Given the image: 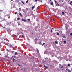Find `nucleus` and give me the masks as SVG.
Listing matches in <instances>:
<instances>
[{
  "label": "nucleus",
  "instance_id": "nucleus-1",
  "mask_svg": "<svg viewBox=\"0 0 72 72\" xmlns=\"http://www.w3.org/2000/svg\"><path fill=\"white\" fill-rule=\"evenodd\" d=\"M7 32L8 33H10L11 32V31H12V30H11L10 29H8L7 30Z\"/></svg>",
  "mask_w": 72,
  "mask_h": 72
},
{
  "label": "nucleus",
  "instance_id": "nucleus-2",
  "mask_svg": "<svg viewBox=\"0 0 72 72\" xmlns=\"http://www.w3.org/2000/svg\"><path fill=\"white\" fill-rule=\"evenodd\" d=\"M21 70H22L24 72H27L26 70V69L25 68L24 69L23 68V69H21Z\"/></svg>",
  "mask_w": 72,
  "mask_h": 72
},
{
  "label": "nucleus",
  "instance_id": "nucleus-3",
  "mask_svg": "<svg viewBox=\"0 0 72 72\" xmlns=\"http://www.w3.org/2000/svg\"><path fill=\"white\" fill-rule=\"evenodd\" d=\"M9 46L10 47V48H14L13 47V45H12L11 44L9 45Z\"/></svg>",
  "mask_w": 72,
  "mask_h": 72
},
{
  "label": "nucleus",
  "instance_id": "nucleus-4",
  "mask_svg": "<svg viewBox=\"0 0 72 72\" xmlns=\"http://www.w3.org/2000/svg\"><path fill=\"white\" fill-rule=\"evenodd\" d=\"M36 50L38 54H39L40 53H39V50L37 49V48L36 49Z\"/></svg>",
  "mask_w": 72,
  "mask_h": 72
},
{
  "label": "nucleus",
  "instance_id": "nucleus-5",
  "mask_svg": "<svg viewBox=\"0 0 72 72\" xmlns=\"http://www.w3.org/2000/svg\"><path fill=\"white\" fill-rule=\"evenodd\" d=\"M21 20L23 22H26V21L25 20V19H21Z\"/></svg>",
  "mask_w": 72,
  "mask_h": 72
},
{
  "label": "nucleus",
  "instance_id": "nucleus-6",
  "mask_svg": "<svg viewBox=\"0 0 72 72\" xmlns=\"http://www.w3.org/2000/svg\"><path fill=\"white\" fill-rule=\"evenodd\" d=\"M66 71H67L68 72H71V70H69V69H68V70L67 69H66Z\"/></svg>",
  "mask_w": 72,
  "mask_h": 72
},
{
  "label": "nucleus",
  "instance_id": "nucleus-7",
  "mask_svg": "<svg viewBox=\"0 0 72 72\" xmlns=\"http://www.w3.org/2000/svg\"><path fill=\"white\" fill-rule=\"evenodd\" d=\"M55 44H58V41H55Z\"/></svg>",
  "mask_w": 72,
  "mask_h": 72
},
{
  "label": "nucleus",
  "instance_id": "nucleus-8",
  "mask_svg": "<svg viewBox=\"0 0 72 72\" xmlns=\"http://www.w3.org/2000/svg\"><path fill=\"white\" fill-rule=\"evenodd\" d=\"M38 1L42 3V0H38Z\"/></svg>",
  "mask_w": 72,
  "mask_h": 72
},
{
  "label": "nucleus",
  "instance_id": "nucleus-9",
  "mask_svg": "<svg viewBox=\"0 0 72 72\" xmlns=\"http://www.w3.org/2000/svg\"><path fill=\"white\" fill-rule=\"evenodd\" d=\"M44 67H45V68H46V69L48 68V67L46 66L45 65H44Z\"/></svg>",
  "mask_w": 72,
  "mask_h": 72
},
{
  "label": "nucleus",
  "instance_id": "nucleus-10",
  "mask_svg": "<svg viewBox=\"0 0 72 72\" xmlns=\"http://www.w3.org/2000/svg\"><path fill=\"white\" fill-rule=\"evenodd\" d=\"M34 8H35V6H32V10H33V9H34Z\"/></svg>",
  "mask_w": 72,
  "mask_h": 72
},
{
  "label": "nucleus",
  "instance_id": "nucleus-11",
  "mask_svg": "<svg viewBox=\"0 0 72 72\" xmlns=\"http://www.w3.org/2000/svg\"><path fill=\"white\" fill-rule=\"evenodd\" d=\"M17 54H18V53H17V52H15V55H17Z\"/></svg>",
  "mask_w": 72,
  "mask_h": 72
},
{
  "label": "nucleus",
  "instance_id": "nucleus-12",
  "mask_svg": "<svg viewBox=\"0 0 72 72\" xmlns=\"http://www.w3.org/2000/svg\"><path fill=\"white\" fill-rule=\"evenodd\" d=\"M21 3H22V4H23V5H24L25 4L24 3V2L23 1H21Z\"/></svg>",
  "mask_w": 72,
  "mask_h": 72
},
{
  "label": "nucleus",
  "instance_id": "nucleus-13",
  "mask_svg": "<svg viewBox=\"0 0 72 72\" xmlns=\"http://www.w3.org/2000/svg\"><path fill=\"white\" fill-rule=\"evenodd\" d=\"M62 14L63 15H64V12H62Z\"/></svg>",
  "mask_w": 72,
  "mask_h": 72
},
{
  "label": "nucleus",
  "instance_id": "nucleus-14",
  "mask_svg": "<svg viewBox=\"0 0 72 72\" xmlns=\"http://www.w3.org/2000/svg\"><path fill=\"white\" fill-rule=\"evenodd\" d=\"M68 66H69V67H70V64H68Z\"/></svg>",
  "mask_w": 72,
  "mask_h": 72
},
{
  "label": "nucleus",
  "instance_id": "nucleus-15",
  "mask_svg": "<svg viewBox=\"0 0 72 72\" xmlns=\"http://www.w3.org/2000/svg\"><path fill=\"white\" fill-rule=\"evenodd\" d=\"M53 2H51V5H53Z\"/></svg>",
  "mask_w": 72,
  "mask_h": 72
},
{
  "label": "nucleus",
  "instance_id": "nucleus-16",
  "mask_svg": "<svg viewBox=\"0 0 72 72\" xmlns=\"http://www.w3.org/2000/svg\"><path fill=\"white\" fill-rule=\"evenodd\" d=\"M19 15L21 17H22V14H20Z\"/></svg>",
  "mask_w": 72,
  "mask_h": 72
},
{
  "label": "nucleus",
  "instance_id": "nucleus-17",
  "mask_svg": "<svg viewBox=\"0 0 72 72\" xmlns=\"http://www.w3.org/2000/svg\"><path fill=\"white\" fill-rule=\"evenodd\" d=\"M13 62H14V60H15V59H14V58H13Z\"/></svg>",
  "mask_w": 72,
  "mask_h": 72
},
{
  "label": "nucleus",
  "instance_id": "nucleus-18",
  "mask_svg": "<svg viewBox=\"0 0 72 72\" xmlns=\"http://www.w3.org/2000/svg\"><path fill=\"white\" fill-rule=\"evenodd\" d=\"M68 27H66V30H68Z\"/></svg>",
  "mask_w": 72,
  "mask_h": 72
},
{
  "label": "nucleus",
  "instance_id": "nucleus-19",
  "mask_svg": "<svg viewBox=\"0 0 72 72\" xmlns=\"http://www.w3.org/2000/svg\"><path fill=\"white\" fill-rule=\"evenodd\" d=\"M7 50V51H8V52H9V50H8V49H7V50Z\"/></svg>",
  "mask_w": 72,
  "mask_h": 72
},
{
  "label": "nucleus",
  "instance_id": "nucleus-20",
  "mask_svg": "<svg viewBox=\"0 0 72 72\" xmlns=\"http://www.w3.org/2000/svg\"><path fill=\"white\" fill-rule=\"evenodd\" d=\"M64 43H65V44H66V41H64Z\"/></svg>",
  "mask_w": 72,
  "mask_h": 72
},
{
  "label": "nucleus",
  "instance_id": "nucleus-21",
  "mask_svg": "<svg viewBox=\"0 0 72 72\" xmlns=\"http://www.w3.org/2000/svg\"><path fill=\"white\" fill-rule=\"evenodd\" d=\"M35 40H36V41H37L38 40V39L36 38H35Z\"/></svg>",
  "mask_w": 72,
  "mask_h": 72
},
{
  "label": "nucleus",
  "instance_id": "nucleus-22",
  "mask_svg": "<svg viewBox=\"0 0 72 72\" xmlns=\"http://www.w3.org/2000/svg\"><path fill=\"white\" fill-rule=\"evenodd\" d=\"M62 37H63V38H65V36H64V35H63V36H62Z\"/></svg>",
  "mask_w": 72,
  "mask_h": 72
},
{
  "label": "nucleus",
  "instance_id": "nucleus-23",
  "mask_svg": "<svg viewBox=\"0 0 72 72\" xmlns=\"http://www.w3.org/2000/svg\"><path fill=\"white\" fill-rule=\"evenodd\" d=\"M28 0H27V1H26V3H28Z\"/></svg>",
  "mask_w": 72,
  "mask_h": 72
},
{
  "label": "nucleus",
  "instance_id": "nucleus-24",
  "mask_svg": "<svg viewBox=\"0 0 72 72\" xmlns=\"http://www.w3.org/2000/svg\"><path fill=\"white\" fill-rule=\"evenodd\" d=\"M17 19L18 20H19V19H20V18H18Z\"/></svg>",
  "mask_w": 72,
  "mask_h": 72
},
{
  "label": "nucleus",
  "instance_id": "nucleus-25",
  "mask_svg": "<svg viewBox=\"0 0 72 72\" xmlns=\"http://www.w3.org/2000/svg\"><path fill=\"white\" fill-rule=\"evenodd\" d=\"M12 57H13L14 58H15V56H12Z\"/></svg>",
  "mask_w": 72,
  "mask_h": 72
},
{
  "label": "nucleus",
  "instance_id": "nucleus-26",
  "mask_svg": "<svg viewBox=\"0 0 72 72\" xmlns=\"http://www.w3.org/2000/svg\"><path fill=\"white\" fill-rule=\"evenodd\" d=\"M28 21H30V19H28Z\"/></svg>",
  "mask_w": 72,
  "mask_h": 72
},
{
  "label": "nucleus",
  "instance_id": "nucleus-27",
  "mask_svg": "<svg viewBox=\"0 0 72 72\" xmlns=\"http://www.w3.org/2000/svg\"><path fill=\"white\" fill-rule=\"evenodd\" d=\"M45 43H43L42 45H45Z\"/></svg>",
  "mask_w": 72,
  "mask_h": 72
},
{
  "label": "nucleus",
  "instance_id": "nucleus-28",
  "mask_svg": "<svg viewBox=\"0 0 72 72\" xmlns=\"http://www.w3.org/2000/svg\"><path fill=\"white\" fill-rule=\"evenodd\" d=\"M17 14V12H15V14Z\"/></svg>",
  "mask_w": 72,
  "mask_h": 72
},
{
  "label": "nucleus",
  "instance_id": "nucleus-29",
  "mask_svg": "<svg viewBox=\"0 0 72 72\" xmlns=\"http://www.w3.org/2000/svg\"><path fill=\"white\" fill-rule=\"evenodd\" d=\"M56 33H57V35H59V33H58V32H57Z\"/></svg>",
  "mask_w": 72,
  "mask_h": 72
},
{
  "label": "nucleus",
  "instance_id": "nucleus-30",
  "mask_svg": "<svg viewBox=\"0 0 72 72\" xmlns=\"http://www.w3.org/2000/svg\"><path fill=\"white\" fill-rule=\"evenodd\" d=\"M21 36H22V37H23V38H24V36L23 35H22Z\"/></svg>",
  "mask_w": 72,
  "mask_h": 72
},
{
  "label": "nucleus",
  "instance_id": "nucleus-31",
  "mask_svg": "<svg viewBox=\"0 0 72 72\" xmlns=\"http://www.w3.org/2000/svg\"><path fill=\"white\" fill-rule=\"evenodd\" d=\"M7 57V56L6 55H5V58H6V57Z\"/></svg>",
  "mask_w": 72,
  "mask_h": 72
},
{
  "label": "nucleus",
  "instance_id": "nucleus-32",
  "mask_svg": "<svg viewBox=\"0 0 72 72\" xmlns=\"http://www.w3.org/2000/svg\"><path fill=\"white\" fill-rule=\"evenodd\" d=\"M63 68V66H61V68Z\"/></svg>",
  "mask_w": 72,
  "mask_h": 72
},
{
  "label": "nucleus",
  "instance_id": "nucleus-33",
  "mask_svg": "<svg viewBox=\"0 0 72 72\" xmlns=\"http://www.w3.org/2000/svg\"><path fill=\"white\" fill-rule=\"evenodd\" d=\"M0 12H3V10H0Z\"/></svg>",
  "mask_w": 72,
  "mask_h": 72
},
{
  "label": "nucleus",
  "instance_id": "nucleus-34",
  "mask_svg": "<svg viewBox=\"0 0 72 72\" xmlns=\"http://www.w3.org/2000/svg\"><path fill=\"white\" fill-rule=\"evenodd\" d=\"M53 21H55V20H54V19H53Z\"/></svg>",
  "mask_w": 72,
  "mask_h": 72
},
{
  "label": "nucleus",
  "instance_id": "nucleus-35",
  "mask_svg": "<svg viewBox=\"0 0 72 72\" xmlns=\"http://www.w3.org/2000/svg\"><path fill=\"white\" fill-rule=\"evenodd\" d=\"M57 57V58H58V59H59V57Z\"/></svg>",
  "mask_w": 72,
  "mask_h": 72
},
{
  "label": "nucleus",
  "instance_id": "nucleus-36",
  "mask_svg": "<svg viewBox=\"0 0 72 72\" xmlns=\"http://www.w3.org/2000/svg\"><path fill=\"white\" fill-rule=\"evenodd\" d=\"M57 6H59V4H58V3L57 4Z\"/></svg>",
  "mask_w": 72,
  "mask_h": 72
},
{
  "label": "nucleus",
  "instance_id": "nucleus-37",
  "mask_svg": "<svg viewBox=\"0 0 72 72\" xmlns=\"http://www.w3.org/2000/svg\"><path fill=\"white\" fill-rule=\"evenodd\" d=\"M54 1L55 3H57V1L55 0H54Z\"/></svg>",
  "mask_w": 72,
  "mask_h": 72
},
{
  "label": "nucleus",
  "instance_id": "nucleus-38",
  "mask_svg": "<svg viewBox=\"0 0 72 72\" xmlns=\"http://www.w3.org/2000/svg\"><path fill=\"white\" fill-rule=\"evenodd\" d=\"M27 40H30V39H29V38H27Z\"/></svg>",
  "mask_w": 72,
  "mask_h": 72
},
{
  "label": "nucleus",
  "instance_id": "nucleus-39",
  "mask_svg": "<svg viewBox=\"0 0 72 72\" xmlns=\"http://www.w3.org/2000/svg\"><path fill=\"white\" fill-rule=\"evenodd\" d=\"M35 1L36 2L37 1H38V0H35Z\"/></svg>",
  "mask_w": 72,
  "mask_h": 72
},
{
  "label": "nucleus",
  "instance_id": "nucleus-40",
  "mask_svg": "<svg viewBox=\"0 0 72 72\" xmlns=\"http://www.w3.org/2000/svg\"><path fill=\"white\" fill-rule=\"evenodd\" d=\"M70 35H71V36H72V33H71L70 34Z\"/></svg>",
  "mask_w": 72,
  "mask_h": 72
},
{
  "label": "nucleus",
  "instance_id": "nucleus-41",
  "mask_svg": "<svg viewBox=\"0 0 72 72\" xmlns=\"http://www.w3.org/2000/svg\"><path fill=\"white\" fill-rule=\"evenodd\" d=\"M70 4L72 6V4L70 3Z\"/></svg>",
  "mask_w": 72,
  "mask_h": 72
},
{
  "label": "nucleus",
  "instance_id": "nucleus-42",
  "mask_svg": "<svg viewBox=\"0 0 72 72\" xmlns=\"http://www.w3.org/2000/svg\"><path fill=\"white\" fill-rule=\"evenodd\" d=\"M51 32H53V31L52 30H51Z\"/></svg>",
  "mask_w": 72,
  "mask_h": 72
},
{
  "label": "nucleus",
  "instance_id": "nucleus-43",
  "mask_svg": "<svg viewBox=\"0 0 72 72\" xmlns=\"http://www.w3.org/2000/svg\"><path fill=\"white\" fill-rule=\"evenodd\" d=\"M48 59L50 60H51V59L50 58H49Z\"/></svg>",
  "mask_w": 72,
  "mask_h": 72
},
{
  "label": "nucleus",
  "instance_id": "nucleus-44",
  "mask_svg": "<svg viewBox=\"0 0 72 72\" xmlns=\"http://www.w3.org/2000/svg\"><path fill=\"white\" fill-rule=\"evenodd\" d=\"M23 12H24V13H25V11H24V10H23Z\"/></svg>",
  "mask_w": 72,
  "mask_h": 72
},
{
  "label": "nucleus",
  "instance_id": "nucleus-45",
  "mask_svg": "<svg viewBox=\"0 0 72 72\" xmlns=\"http://www.w3.org/2000/svg\"><path fill=\"white\" fill-rule=\"evenodd\" d=\"M18 65L19 66H21V67H22V66H21V65H19V64H18Z\"/></svg>",
  "mask_w": 72,
  "mask_h": 72
},
{
  "label": "nucleus",
  "instance_id": "nucleus-46",
  "mask_svg": "<svg viewBox=\"0 0 72 72\" xmlns=\"http://www.w3.org/2000/svg\"><path fill=\"white\" fill-rule=\"evenodd\" d=\"M50 1H51V0H49Z\"/></svg>",
  "mask_w": 72,
  "mask_h": 72
},
{
  "label": "nucleus",
  "instance_id": "nucleus-47",
  "mask_svg": "<svg viewBox=\"0 0 72 72\" xmlns=\"http://www.w3.org/2000/svg\"><path fill=\"white\" fill-rule=\"evenodd\" d=\"M37 9H39V8H37Z\"/></svg>",
  "mask_w": 72,
  "mask_h": 72
},
{
  "label": "nucleus",
  "instance_id": "nucleus-48",
  "mask_svg": "<svg viewBox=\"0 0 72 72\" xmlns=\"http://www.w3.org/2000/svg\"><path fill=\"white\" fill-rule=\"evenodd\" d=\"M3 28H5V27H3Z\"/></svg>",
  "mask_w": 72,
  "mask_h": 72
},
{
  "label": "nucleus",
  "instance_id": "nucleus-49",
  "mask_svg": "<svg viewBox=\"0 0 72 72\" xmlns=\"http://www.w3.org/2000/svg\"><path fill=\"white\" fill-rule=\"evenodd\" d=\"M0 18H1V19H2V18L1 17Z\"/></svg>",
  "mask_w": 72,
  "mask_h": 72
},
{
  "label": "nucleus",
  "instance_id": "nucleus-50",
  "mask_svg": "<svg viewBox=\"0 0 72 72\" xmlns=\"http://www.w3.org/2000/svg\"><path fill=\"white\" fill-rule=\"evenodd\" d=\"M71 3H72V1L71 2Z\"/></svg>",
  "mask_w": 72,
  "mask_h": 72
},
{
  "label": "nucleus",
  "instance_id": "nucleus-51",
  "mask_svg": "<svg viewBox=\"0 0 72 72\" xmlns=\"http://www.w3.org/2000/svg\"><path fill=\"white\" fill-rule=\"evenodd\" d=\"M11 1H13V0H11Z\"/></svg>",
  "mask_w": 72,
  "mask_h": 72
},
{
  "label": "nucleus",
  "instance_id": "nucleus-52",
  "mask_svg": "<svg viewBox=\"0 0 72 72\" xmlns=\"http://www.w3.org/2000/svg\"><path fill=\"white\" fill-rule=\"evenodd\" d=\"M47 58V59H48V58L47 57V58Z\"/></svg>",
  "mask_w": 72,
  "mask_h": 72
},
{
  "label": "nucleus",
  "instance_id": "nucleus-53",
  "mask_svg": "<svg viewBox=\"0 0 72 72\" xmlns=\"http://www.w3.org/2000/svg\"><path fill=\"white\" fill-rule=\"evenodd\" d=\"M52 29H53V28H52Z\"/></svg>",
  "mask_w": 72,
  "mask_h": 72
},
{
  "label": "nucleus",
  "instance_id": "nucleus-54",
  "mask_svg": "<svg viewBox=\"0 0 72 72\" xmlns=\"http://www.w3.org/2000/svg\"><path fill=\"white\" fill-rule=\"evenodd\" d=\"M30 14H31V13H30Z\"/></svg>",
  "mask_w": 72,
  "mask_h": 72
},
{
  "label": "nucleus",
  "instance_id": "nucleus-55",
  "mask_svg": "<svg viewBox=\"0 0 72 72\" xmlns=\"http://www.w3.org/2000/svg\"><path fill=\"white\" fill-rule=\"evenodd\" d=\"M44 53L45 54V52H44Z\"/></svg>",
  "mask_w": 72,
  "mask_h": 72
},
{
  "label": "nucleus",
  "instance_id": "nucleus-56",
  "mask_svg": "<svg viewBox=\"0 0 72 72\" xmlns=\"http://www.w3.org/2000/svg\"><path fill=\"white\" fill-rule=\"evenodd\" d=\"M66 0V1H67V0Z\"/></svg>",
  "mask_w": 72,
  "mask_h": 72
},
{
  "label": "nucleus",
  "instance_id": "nucleus-57",
  "mask_svg": "<svg viewBox=\"0 0 72 72\" xmlns=\"http://www.w3.org/2000/svg\"><path fill=\"white\" fill-rule=\"evenodd\" d=\"M49 53H50V52H49Z\"/></svg>",
  "mask_w": 72,
  "mask_h": 72
}]
</instances>
